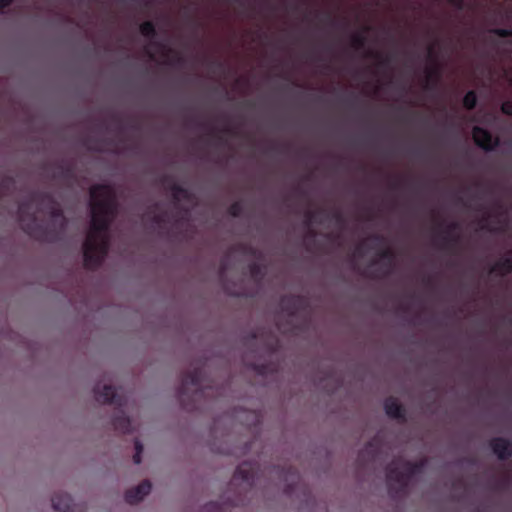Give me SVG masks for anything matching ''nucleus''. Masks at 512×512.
Here are the masks:
<instances>
[{
  "label": "nucleus",
  "mask_w": 512,
  "mask_h": 512,
  "mask_svg": "<svg viewBox=\"0 0 512 512\" xmlns=\"http://www.w3.org/2000/svg\"><path fill=\"white\" fill-rule=\"evenodd\" d=\"M511 83H512V78H511Z\"/></svg>",
  "instance_id": "obj_60"
},
{
  "label": "nucleus",
  "mask_w": 512,
  "mask_h": 512,
  "mask_svg": "<svg viewBox=\"0 0 512 512\" xmlns=\"http://www.w3.org/2000/svg\"><path fill=\"white\" fill-rule=\"evenodd\" d=\"M496 206H497L498 209H501V210L503 208V206H502V204L500 202H496Z\"/></svg>",
  "instance_id": "obj_50"
},
{
  "label": "nucleus",
  "mask_w": 512,
  "mask_h": 512,
  "mask_svg": "<svg viewBox=\"0 0 512 512\" xmlns=\"http://www.w3.org/2000/svg\"><path fill=\"white\" fill-rule=\"evenodd\" d=\"M226 269H227V258L225 257L221 260L220 267H219V277L221 280H223V278H224Z\"/></svg>",
  "instance_id": "obj_35"
},
{
  "label": "nucleus",
  "mask_w": 512,
  "mask_h": 512,
  "mask_svg": "<svg viewBox=\"0 0 512 512\" xmlns=\"http://www.w3.org/2000/svg\"><path fill=\"white\" fill-rule=\"evenodd\" d=\"M489 446L499 460H507L512 456V442L503 437H494L489 441Z\"/></svg>",
  "instance_id": "obj_12"
},
{
  "label": "nucleus",
  "mask_w": 512,
  "mask_h": 512,
  "mask_svg": "<svg viewBox=\"0 0 512 512\" xmlns=\"http://www.w3.org/2000/svg\"><path fill=\"white\" fill-rule=\"evenodd\" d=\"M296 193H297L298 195H301V196H303V195H304V192H303L300 188H297V189H296Z\"/></svg>",
  "instance_id": "obj_46"
},
{
  "label": "nucleus",
  "mask_w": 512,
  "mask_h": 512,
  "mask_svg": "<svg viewBox=\"0 0 512 512\" xmlns=\"http://www.w3.org/2000/svg\"><path fill=\"white\" fill-rule=\"evenodd\" d=\"M366 57H369V58H375L378 60V64L379 66L381 67H387L390 62H391V58L390 56H382V54L378 53V52H374V51H368L366 53Z\"/></svg>",
  "instance_id": "obj_25"
},
{
  "label": "nucleus",
  "mask_w": 512,
  "mask_h": 512,
  "mask_svg": "<svg viewBox=\"0 0 512 512\" xmlns=\"http://www.w3.org/2000/svg\"><path fill=\"white\" fill-rule=\"evenodd\" d=\"M448 2L458 10H463L465 7L464 0H448Z\"/></svg>",
  "instance_id": "obj_36"
},
{
  "label": "nucleus",
  "mask_w": 512,
  "mask_h": 512,
  "mask_svg": "<svg viewBox=\"0 0 512 512\" xmlns=\"http://www.w3.org/2000/svg\"><path fill=\"white\" fill-rule=\"evenodd\" d=\"M213 64H214L215 66H217L218 68H222V67H223V63H222V62H220V61H215V62H213Z\"/></svg>",
  "instance_id": "obj_44"
},
{
  "label": "nucleus",
  "mask_w": 512,
  "mask_h": 512,
  "mask_svg": "<svg viewBox=\"0 0 512 512\" xmlns=\"http://www.w3.org/2000/svg\"><path fill=\"white\" fill-rule=\"evenodd\" d=\"M152 484L149 480L142 481L135 488L129 489L125 493V501L128 504H137L151 491Z\"/></svg>",
  "instance_id": "obj_15"
},
{
  "label": "nucleus",
  "mask_w": 512,
  "mask_h": 512,
  "mask_svg": "<svg viewBox=\"0 0 512 512\" xmlns=\"http://www.w3.org/2000/svg\"><path fill=\"white\" fill-rule=\"evenodd\" d=\"M34 205L38 206L40 212L49 215L53 221L59 222V230L62 231L66 227L67 220L60 204L51 193L36 191L19 203L17 211L19 225L27 235L40 241H54L57 232L49 230L38 221L33 211Z\"/></svg>",
  "instance_id": "obj_2"
},
{
  "label": "nucleus",
  "mask_w": 512,
  "mask_h": 512,
  "mask_svg": "<svg viewBox=\"0 0 512 512\" xmlns=\"http://www.w3.org/2000/svg\"><path fill=\"white\" fill-rule=\"evenodd\" d=\"M472 135L475 144L485 151H493L500 144L499 138L494 137L487 129L480 126L473 128Z\"/></svg>",
  "instance_id": "obj_10"
},
{
  "label": "nucleus",
  "mask_w": 512,
  "mask_h": 512,
  "mask_svg": "<svg viewBox=\"0 0 512 512\" xmlns=\"http://www.w3.org/2000/svg\"><path fill=\"white\" fill-rule=\"evenodd\" d=\"M425 461L411 462L407 460H394L386 467L388 492L391 498L398 499L408 492L411 479L421 473Z\"/></svg>",
  "instance_id": "obj_5"
},
{
  "label": "nucleus",
  "mask_w": 512,
  "mask_h": 512,
  "mask_svg": "<svg viewBox=\"0 0 512 512\" xmlns=\"http://www.w3.org/2000/svg\"><path fill=\"white\" fill-rule=\"evenodd\" d=\"M459 229L457 222L449 223L445 228V235L442 237V248L452 251L459 243V235L453 233Z\"/></svg>",
  "instance_id": "obj_16"
},
{
  "label": "nucleus",
  "mask_w": 512,
  "mask_h": 512,
  "mask_svg": "<svg viewBox=\"0 0 512 512\" xmlns=\"http://www.w3.org/2000/svg\"><path fill=\"white\" fill-rule=\"evenodd\" d=\"M370 239H372V240H374V241H376V242H378V243H381V244H382V243H384V240H385L383 236L378 235V234H374V235H372V236L370 237Z\"/></svg>",
  "instance_id": "obj_39"
},
{
  "label": "nucleus",
  "mask_w": 512,
  "mask_h": 512,
  "mask_svg": "<svg viewBox=\"0 0 512 512\" xmlns=\"http://www.w3.org/2000/svg\"><path fill=\"white\" fill-rule=\"evenodd\" d=\"M507 257H511L512 258V248L508 251V256Z\"/></svg>",
  "instance_id": "obj_52"
},
{
  "label": "nucleus",
  "mask_w": 512,
  "mask_h": 512,
  "mask_svg": "<svg viewBox=\"0 0 512 512\" xmlns=\"http://www.w3.org/2000/svg\"><path fill=\"white\" fill-rule=\"evenodd\" d=\"M91 224L83 243V263L89 270L99 268L110 247L109 230L118 214V201L109 184H95L90 188Z\"/></svg>",
  "instance_id": "obj_1"
},
{
  "label": "nucleus",
  "mask_w": 512,
  "mask_h": 512,
  "mask_svg": "<svg viewBox=\"0 0 512 512\" xmlns=\"http://www.w3.org/2000/svg\"><path fill=\"white\" fill-rule=\"evenodd\" d=\"M235 248L237 251H239L243 254H246L249 256H254V257L257 256V249L254 248L252 245L240 243V244L236 245Z\"/></svg>",
  "instance_id": "obj_29"
},
{
  "label": "nucleus",
  "mask_w": 512,
  "mask_h": 512,
  "mask_svg": "<svg viewBox=\"0 0 512 512\" xmlns=\"http://www.w3.org/2000/svg\"><path fill=\"white\" fill-rule=\"evenodd\" d=\"M176 62L179 63V64L182 63L183 62V58L181 56H177Z\"/></svg>",
  "instance_id": "obj_47"
},
{
  "label": "nucleus",
  "mask_w": 512,
  "mask_h": 512,
  "mask_svg": "<svg viewBox=\"0 0 512 512\" xmlns=\"http://www.w3.org/2000/svg\"><path fill=\"white\" fill-rule=\"evenodd\" d=\"M441 72L438 66L428 68L426 71V89H432L439 81Z\"/></svg>",
  "instance_id": "obj_19"
},
{
  "label": "nucleus",
  "mask_w": 512,
  "mask_h": 512,
  "mask_svg": "<svg viewBox=\"0 0 512 512\" xmlns=\"http://www.w3.org/2000/svg\"><path fill=\"white\" fill-rule=\"evenodd\" d=\"M140 33L148 39H154L157 35L155 25L152 21H144L139 26Z\"/></svg>",
  "instance_id": "obj_21"
},
{
  "label": "nucleus",
  "mask_w": 512,
  "mask_h": 512,
  "mask_svg": "<svg viewBox=\"0 0 512 512\" xmlns=\"http://www.w3.org/2000/svg\"><path fill=\"white\" fill-rule=\"evenodd\" d=\"M89 149L95 150V151H99L100 150L97 146H91V147H89Z\"/></svg>",
  "instance_id": "obj_49"
},
{
  "label": "nucleus",
  "mask_w": 512,
  "mask_h": 512,
  "mask_svg": "<svg viewBox=\"0 0 512 512\" xmlns=\"http://www.w3.org/2000/svg\"><path fill=\"white\" fill-rule=\"evenodd\" d=\"M384 410L389 418L404 422L406 420V410L397 398L390 396L384 401Z\"/></svg>",
  "instance_id": "obj_13"
},
{
  "label": "nucleus",
  "mask_w": 512,
  "mask_h": 512,
  "mask_svg": "<svg viewBox=\"0 0 512 512\" xmlns=\"http://www.w3.org/2000/svg\"><path fill=\"white\" fill-rule=\"evenodd\" d=\"M482 228H483V229H486V230H488V231H491V232L498 231V229H497V228H490V227H488V226H482Z\"/></svg>",
  "instance_id": "obj_42"
},
{
  "label": "nucleus",
  "mask_w": 512,
  "mask_h": 512,
  "mask_svg": "<svg viewBox=\"0 0 512 512\" xmlns=\"http://www.w3.org/2000/svg\"><path fill=\"white\" fill-rule=\"evenodd\" d=\"M228 214L232 217H240L244 211V207L241 201L233 202L227 209Z\"/></svg>",
  "instance_id": "obj_26"
},
{
  "label": "nucleus",
  "mask_w": 512,
  "mask_h": 512,
  "mask_svg": "<svg viewBox=\"0 0 512 512\" xmlns=\"http://www.w3.org/2000/svg\"><path fill=\"white\" fill-rule=\"evenodd\" d=\"M260 467L257 463L248 461L242 462L235 470L230 486L239 485L245 495H237L235 499H228L223 504L219 502H209L203 506L200 512H226L225 504L229 506H238L244 504L247 494L251 493L259 483Z\"/></svg>",
  "instance_id": "obj_4"
},
{
  "label": "nucleus",
  "mask_w": 512,
  "mask_h": 512,
  "mask_svg": "<svg viewBox=\"0 0 512 512\" xmlns=\"http://www.w3.org/2000/svg\"><path fill=\"white\" fill-rule=\"evenodd\" d=\"M269 474L276 475L278 480L284 484V493L287 496H293L295 493L301 492L306 505L313 502L311 491L301 482V477L297 469L293 467H274Z\"/></svg>",
  "instance_id": "obj_7"
},
{
  "label": "nucleus",
  "mask_w": 512,
  "mask_h": 512,
  "mask_svg": "<svg viewBox=\"0 0 512 512\" xmlns=\"http://www.w3.org/2000/svg\"><path fill=\"white\" fill-rule=\"evenodd\" d=\"M223 132L230 134L231 133V129L229 127H225L223 129Z\"/></svg>",
  "instance_id": "obj_48"
},
{
  "label": "nucleus",
  "mask_w": 512,
  "mask_h": 512,
  "mask_svg": "<svg viewBox=\"0 0 512 512\" xmlns=\"http://www.w3.org/2000/svg\"><path fill=\"white\" fill-rule=\"evenodd\" d=\"M433 52H434V47H433V45H430L429 48H428V53H429L430 57H432Z\"/></svg>",
  "instance_id": "obj_41"
},
{
  "label": "nucleus",
  "mask_w": 512,
  "mask_h": 512,
  "mask_svg": "<svg viewBox=\"0 0 512 512\" xmlns=\"http://www.w3.org/2000/svg\"><path fill=\"white\" fill-rule=\"evenodd\" d=\"M369 30H370V27H368V26L364 28V31H365V32H367V31H369Z\"/></svg>",
  "instance_id": "obj_57"
},
{
  "label": "nucleus",
  "mask_w": 512,
  "mask_h": 512,
  "mask_svg": "<svg viewBox=\"0 0 512 512\" xmlns=\"http://www.w3.org/2000/svg\"><path fill=\"white\" fill-rule=\"evenodd\" d=\"M490 32L502 38L512 37V29L494 28Z\"/></svg>",
  "instance_id": "obj_32"
},
{
  "label": "nucleus",
  "mask_w": 512,
  "mask_h": 512,
  "mask_svg": "<svg viewBox=\"0 0 512 512\" xmlns=\"http://www.w3.org/2000/svg\"><path fill=\"white\" fill-rule=\"evenodd\" d=\"M326 19L329 20L331 22L332 25H335L336 22L331 18V15L330 14H327L326 15Z\"/></svg>",
  "instance_id": "obj_43"
},
{
  "label": "nucleus",
  "mask_w": 512,
  "mask_h": 512,
  "mask_svg": "<svg viewBox=\"0 0 512 512\" xmlns=\"http://www.w3.org/2000/svg\"><path fill=\"white\" fill-rule=\"evenodd\" d=\"M425 282H426L427 284H429V283H430V278H429V277H428V278H426V279H425Z\"/></svg>",
  "instance_id": "obj_56"
},
{
  "label": "nucleus",
  "mask_w": 512,
  "mask_h": 512,
  "mask_svg": "<svg viewBox=\"0 0 512 512\" xmlns=\"http://www.w3.org/2000/svg\"><path fill=\"white\" fill-rule=\"evenodd\" d=\"M500 110L504 115L512 116V101L511 100L504 101L501 104Z\"/></svg>",
  "instance_id": "obj_33"
},
{
  "label": "nucleus",
  "mask_w": 512,
  "mask_h": 512,
  "mask_svg": "<svg viewBox=\"0 0 512 512\" xmlns=\"http://www.w3.org/2000/svg\"><path fill=\"white\" fill-rule=\"evenodd\" d=\"M273 349H274L273 346H269V348H268L269 351H272Z\"/></svg>",
  "instance_id": "obj_59"
},
{
  "label": "nucleus",
  "mask_w": 512,
  "mask_h": 512,
  "mask_svg": "<svg viewBox=\"0 0 512 512\" xmlns=\"http://www.w3.org/2000/svg\"><path fill=\"white\" fill-rule=\"evenodd\" d=\"M177 395L183 409L193 412L203 409L208 402L207 397L222 396V391L205 384L203 367L197 365L192 370L182 373Z\"/></svg>",
  "instance_id": "obj_3"
},
{
  "label": "nucleus",
  "mask_w": 512,
  "mask_h": 512,
  "mask_svg": "<svg viewBox=\"0 0 512 512\" xmlns=\"http://www.w3.org/2000/svg\"><path fill=\"white\" fill-rule=\"evenodd\" d=\"M51 501L53 509L57 512H84L85 510L83 505L75 503L66 493H55Z\"/></svg>",
  "instance_id": "obj_11"
},
{
  "label": "nucleus",
  "mask_w": 512,
  "mask_h": 512,
  "mask_svg": "<svg viewBox=\"0 0 512 512\" xmlns=\"http://www.w3.org/2000/svg\"><path fill=\"white\" fill-rule=\"evenodd\" d=\"M94 393L98 402L113 404L115 411L112 417V425L115 431L128 434L132 432V424L130 418L126 415L124 407L126 405L125 396L119 394L112 385H104L100 388L95 386Z\"/></svg>",
  "instance_id": "obj_6"
},
{
  "label": "nucleus",
  "mask_w": 512,
  "mask_h": 512,
  "mask_svg": "<svg viewBox=\"0 0 512 512\" xmlns=\"http://www.w3.org/2000/svg\"><path fill=\"white\" fill-rule=\"evenodd\" d=\"M237 2H238V4H239V5H241V6H244V5H245V2H243L242 0H238Z\"/></svg>",
  "instance_id": "obj_51"
},
{
  "label": "nucleus",
  "mask_w": 512,
  "mask_h": 512,
  "mask_svg": "<svg viewBox=\"0 0 512 512\" xmlns=\"http://www.w3.org/2000/svg\"><path fill=\"white\" fill-rule=\"evenodd\" d=\"M246 417H247V419H251V421L248 423V425L256 426L260 423L259 415L255 412H247Z\"/></svg>",
  "instance_id": "obj_34"
},
{
  "label": "nucleus",
  "mask_w": 512,
  "mask_h": 512,
  "mask_svg": "<svg viewBox=\"0 0 512 512\" xmlns=\"http://www.w3.org/2000/svg\"><path fill=\"white\" fill-rule=\"evenodd\" d=\"M327 380H334V377H332V375H328Z\"/></svg>",
  "instance_id": "obj_54"
},
{
  "label": "nucleus",
  "mask_w": 512,
  "mask_h": 512,
  "mask_svg": "<svg viewBox=\"0 0 512 512\" xmlns=\"http://www.w3.org/2000/svg\"><path fill=\"white\" fill-rule=\"evenodd\" d=\"M161 182L164 185H166L168 190L171 191L174 201L179 202L182 199L186 200V201L191 200V197H192L191 193L183 186L174 182L171 176H169V175L162 176Z\"/></svg>",
  "instance_id": "obj_14"
},
{
  "label": "nucleus",
  "mask_w": 512,
  "mask_h": 512,
  "mask_svg": "<svg viewBox=\"0 0 512 512\" xmlns=\"http://www.w3.org/2000/svg\"><path fill=\"white\" fill-rule=\"evenodd\" d=\"M134 447H135V454L133 456V462L135 464H140L141 461H142V452H143V445L142 443L136 439L135 442H134Z\"/></svg>",
  "instance_id": "obj_30"
},
{
  "label": "nucleus",
  "mask_w": 512,
  "mask_h": 512,
  "mask_svg": "<svg viewBox=\"0 0 512 512\" xmlns=\"http://www.w3.org/2000/svg\"><path fill=\"white\" fill-rule=\"evenodd\" d=\"M149 213L152 214L151 221L158 226H161L170 221L169 213L166 210L158 212L150 211Z\"/></svg>",
  "instance_id": "obj_22"
},
{
  "label": "nucleus",
  "mask_w": 512,
  "mask_h": 512,
  "mask_svg": "<svg viewBox=\"0 0 512 512\" xmlns=\"http://www.w3.org/2000/svg\"><path fill=\"white\" fill-rule=\"evenodd\" d=\"M338 385V383H335V385L332 388L327 389V392L332 393Z\"/></svg>",
  "instance_id": "obj_45"
},
{
  "label": "nucleus",
  "mask_w": 512,
  "mask_h": 512,
  "mask_svg": "<svg viewBox=\"0 0 512 512\" xmlns=\"http://www.w3.org/2000/svg\"><path fill=\"white\" fill-rule=\"evenodd\" d=\"M277 325H278V329L282 332H287V331L291 330V328H289V327H281V324L279 322H277Z\"/></svg>",
  "instance_id": "obj_40"
},
{
  "label": "nucleus",
  "mask_w": 512,
  "mask_h": 512,
  "mask_svg": "<svg viewBox=\"0 0 512 512\" xmlns=\"http://www.w3.org/2000/svg\"><path fill=\"white\" fill-rule=\"evenodd\" d=\"M332 217L338 224H342L344 222L343 215L340 212H335Z\"/></svg>",
  "instance_id": "obj_37"
},
{
  "label": "nucleus",
  "mask_w": 512,
  "mask_h": 512,
  "mask_svg": "<svg viewBox=\"0 0 512 512\" xmlns=\"http://www.w3.org/2000/svg\"><path fill=\"white\" fill-rule=\"evenodd\" d=\"M152 208H153V210H158L159 205H158V204H155Z\"/></svg>",
  "instance_id": "obj_53"
},
{
  "label": "nucleus",
  "mask_w": 512,
  "mask_h": 512,
  "mask_svg": "<svg viewBox=\"0 0 512 512\" xmlns=\"http://www.w3.org/2000/svg\"><path fill=\"white\" fill-rule=\"evenodd\" d=\"M361 248H362V244L357 247V251L360 252Z\"/></svg>",
  "instance_id": "obj_55"
},
{
  "label": "nucleus",
  "mask_w": 512,
  "mask_h": 512,
  "mask_svg": "<svg viewBox=\"0 0 512 512\" xmlns=\"http://www.w3.org/2000/svg\"><path fill=\"white\" fill-rule=\"evenodd\" d=\"M53 178L63 181H73L75 179L74 168L71 165L59 163L56 165Z\"/></svg>",
  "instance_id": "obj_17"
},
{
  "label": "nucleus",
  "mask_w": 512,
  "mask_h": 512,
  "mask_svg": "<svg viewBox=\"0 0 512 512\" xmlns=\"http://www.w3.org/2000/svg\"><path fill=\"white\" fill-rule=\"evenodd\" d=\"M14 0H0V11H2L4 8L9 7Z\"/></svg>",
  "instance_id": "obj_38"
},
{
  "label": "nucleus",
  "mask_w": 512,
  "mask_h": 512,
  "mask_svg": "<svg viewBox=\"0 0 512 512\" xmlns=\"http://www.w3.org/2000/svg\"><path fill=\"white\" fill-rule=\"evenodd\" d=\"M380 450L381 440L378 437H374L359 451L357 458L359 466L365 467L373 465L378 459Z\"/></svg>",
  "instance_id": "obj_9"
},
{
  "label": "nucleus",
  "mask_w": 512,
  "mask_h": 512,
  "mask_svg": "<svg viewBox=\"0 0 512 512\" xmlns=\"http://www.w3.org/2000/svg\"><path fill=\"white\" fill-rule=\"evenodd\" d=\"M253 370L262 376L268 375L275 371V368L271 364H255L253 365Z\"/></svg>",
  "instance_id": "obj_28"
},
{
  "label": "nucleus",
  "mask_w": 512,
  "mask_h": 512,
  "mask_svg": "<svg viewBox=\"0 0 512 512\" xmlns=\"http://www.w3.org/2000/svg\"><path fill=\"white\" fill-rule=\"evenodd\" d=\"M351 45L354 49H363L366 45V37L362 33H355L351 37Z\"/></svg>",
  "instance_id": "obj_24"
},
{
  "label": "nucleus",
  "mask_w": 512,
  "mask_h": 512,
  "mask_svg": "<svg viewBox=\"0 0 512 512\" xmlns=\"http://www.w3.org/2000/svg\"><path fill=\"white\" fill-rule=\"evenodd\" d=\"M248 269H249V273H250L252 279L255 282L260 283L263 280L264 275H265V266L264 265L254 261L248 265Z\"/></svg>",
  "instance_id": "obj_20"
},
{
  "label": "nucleus",
  "mask_w": 512,
  "mask_h": 512,
  "mask_svg": "<svg viewBox=\"0 0 512 512\" xmlns=\"http://www.w3.org/2000/svg\"><path fill=\"white\" fill-rule=\"evenodd\" d=\"M307 308L306 298L300 295H285L280 300V309L286 314L289 322L300 312L306 311Z\"/></svg>",
  "instance_id": "obj_8"
},
{
  "label": "nucleus",
  "mask_w": 512,
  "mask_h": 512,
  "mask_svg": "<svg viewBox=\"0 0 512 512\" xmlns=\"http://www.w3.org/2000/svg\"><path fill=\"white\" fill-rule=\"evenodd\" d=\"M379 258L388 263L389 266H392L395 260V253L391 248H385L379 252Z\"/></svg>",
  "instance_id": "obj_27"
},
{
  "label": "nucleus",
  "mask_w": 512,
  "mask_h": 512,
  "mask_svg": "<svg viewBox=\"0 0 512 512\" xmlns=\"http://www.w3.org/2000/svg\"><path fill=\"white\" fill-rule=\"evenodd\" d=\"M318 214L319 211L307 210L305 213V224L309 226L313 222H319L317 219Z\"/></svg>",
  "instance_id": "obj_31"
},
{
  "label": "nucleus",
  "mask_w": 512,
  "mask_h": 512,
  "mask_svg": "<svg viewBox=\"0 0 512 512\" xmlns=\"http://www.w3.org/2000/svg\"><path fill=\"white\" fill-rule=\"evenodd\" d=\"M476 105H477V94L475 91L470 90L465 94V96L463 98V106L467 110H473V109H475Z\"/></svg>",
  "instance_id": "obj_23"
},
{
  "label": "nucleus",
  "mask_w": 512,
  "mask_h": 512,
  "mask_svg": "<svg viewBox=\"0 0 512 512\" xmlns=\"http://www.w3.org/2000/svg\"><path fill=\"white\" fill-rule=\"evenodd\" d=\"M490 273H496L499 276L512 273V258L506 256L498 260L491 268Z\"/></svg>",
  "instance_id": "obj_18"
},
{
  "label": "nucleus",
  "mask_w": 512,
  "mask_h": 512,
  "mask_svg": "<svg viewBox=\"0 0 512 512\" xmlns=\"http://www.w3.org/2000/svg\"><path fill=\"white\" fill-rule=\"evenodd\" d=\"M392 188H393V189H396V188H397V184H393V185H392Z\"/></svg>",
  "instance_id": "obj_58"
}]
</instances>
